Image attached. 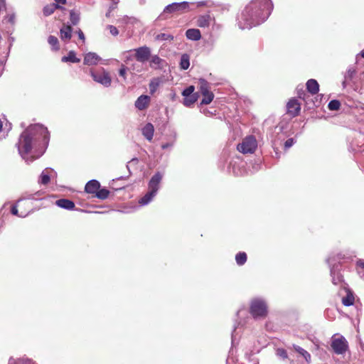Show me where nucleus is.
<instances>
[{"instance_id":"nucleus-36","label":"nucleus","mask_w":364,"mask_h":364,"mask_svg":"<svg viewBox=\"0 0 364 364\" xmlns=\"http://www.w3.org/2000/svg\"><path fill=\"white\" fill-rule=\"evenodd\" d=\"M196 100H197V98L195 95L185 97V98L183 100V104L186 107H190L193 103H195Z\"/></svg>"},{"instance_id":"nucleus-40","label":"nucleus","mask_w":364,"mask_h":364,"mask_svg":"<svg viewBox=\"0 0 364 364\" xmlns=\"http://www.w3.org/2000/svg\"><path fill=\"white\" fill-rule=\"evenodd\" d=\"M70 21H72V23L75 25L77 23L78 21H79V16L77 14H76L74 11H70Z\"/></svg>"},{"instance_id":"nucleus-28","label":"nucleus","mask_w":364,"mask_h":364,"mask_svg":"<svg viewBox=\"0 0 364 364\" xmlns=\"http://www.w3.org/2000/svg\"><path fill=\"white\" fill-rule=\"evenodd\" d=\"M49 181H50V176H49V173H48V168H46L41 173L39 182L41 184L46 185L49 183Z\"/></svg>"},{"instance_id":"nucleus-21","label":"nucleus","mask_w":364,"mask_h":364,"mask_svg":"<svg viewBox=\"0 0 364 364\" xmlns=\"http://www.w3.org/2000/svg\"><path fill=\"white\" fill-rule=\"evenodd\" d=\"M61 60L64 63H79L80 59L76 57V54L74 51L71 50L68 53V55L63 56Z\"/></svg>"},{"instance_id":"nucleus-37","label":"nucleus","mask_w":364,"mask_h":364,"mask_svg":"<svg viewBox=\"0 0 364 364\" xmlns=\"http://www.w3.org/2000/svg\"><path fill=\"white\" fill-rule=\"evenodd\" d=\"M340 102L338 100H333L328 103V107L330 110L335 111L338 110L340 108Z\"/></svg>"},{"instance_id":"nucleus-43","label":"nucleus","mask_w":364,"mask_h":364,"mask_svg":"<svg viewBox=\"0 0 364 364\" xmlns=\"http://www.w3.org/2000/svg\"><path fill=\"white\" fill-rule=\"evenodd\" d=\"M119 74L121 77H122L124 80L127 78V68L122 65L119 70Z\"/></svg>"},{"instance_id":"nucleus-54","label":"nucleus","mask_w":364,"mask_h":364,"mask_svg":"<svg viewBox=\"0 0 364 364\" xmlns=\"http://www.w3.org/2000/svg\"><path fill=\"white\" fill-rule=\"evenodd\" d=\"M111 12H112V11H110V9H109V10H108V11H107V14H106V16H107V17H110V16H111Z\"/></svg>"},{"instance_id":"nucleus-51","label":"nucleus","mask_w":364,"mask_h":364,"mask_svg":"<svg viewBox=\"0 0 364 364\" xmlns=\"http://www.w3.org/2000/svg\"><path fill=\"white\" fill-rule=\"evenodd\" d=\"M198 6H207V1H199L197 3Z\"/></svg>"},{"instance_id":"nucleus-25","label":"nucleus","mask_w":364,"mask_h":364,"mask_svg":"<svg viewBox=\"0 0 364 364\" xmlns=\"http://www.w3.org/2000/svg\"><path fill=\"white\" fill-rule=\"evenodd\" d=\"M60 8V6L55 4H50L44 6L43 12V14L46 16L51 15L56 9Z\"/></svg>"},{"instance_id":"nucleus-38","label":"nucleus","mask_w":364,"mask_h":364,"mask_svg":"<svg viewBox=\"0 0 364 364\" xmlns=\"http://www.w3.org/2000/svg\"><path fill=\"white\" fill-rule=\"evenodd\" d=\"M194 90H195L194 86L191 85L183 91L182 95L184 97L193 96V92H194Z\"/></svg>"},{"instance_id":"nucleus-12","label":"nucleus","mask_w":364,"mask_h":364,"mask_svg":"<svg viewBox=\"0 0 364 364\" xmlns=\"http://www.w3.org/2000/svg\"><path fill=\"white\" fill-rule=\"evenodd\" d=\"M101 60L100 57L95 53H87L84 57V63L87 65H97Z\"/></svg>"},{"instance_id":"nucleus-41","label":"nucleus","mask_w":364,"mask_h":364,"mask_svg":"<svg viewBox=\"0 0 364 364\" xmlns=\"http://www.w3.org/2000/svg\"><path fill=\"white\" fill-rule=\"evenodd\" d=\"M277 355L284 359L287 358V353L283 348H278L277 350Z\"/></svg>"},{"instance_id":"nucleus-6","label":"nucleus","mask_w":364,"mask_h":364,"mask_svg":"<svg viewBox=\"0 0 364 364\" xmlns=\"http://www.w3.org/2000/svg\"><path fill=\"white\" fill-rule=\"evenodd\" d=\"M250 312L255 318L262 317L267 314V305L260 299L253 300L251 304Z\"/></svg>"},{"instance_id":"nucleus-15","label":"nucleus","mask_w":364,"mask_h":364,"mask_svg":"<svg viewBox=\"0 0 364 364\" xmlns=\"http://www.w3.org/2000/svg\"><path fill=\"white\" fill-rule=\"evenodd\" d=\"M142 134L143 136L148 140L151 141L154 136V127L152 124L147 123L143 128H142Z\"/></svg>"},{"instance_id":"nucleus-49","label":"nucleus","mask_w":364,"mask_h":364,"mask_svg":"<svg viewBox=\"0 0 364 364\" xmlns=\"http://www.w3.org/2000/svg\"><path fill=\"white\" fill-rule=\"evenodd\" d=\"M118 2H119V0L113 1L112 5H111L109 8V9H110V11H112L117 7V4H118Z\"/></svg>"},{"instance_id":"nucleus-14","label":"nucleus","mask_w":364,"mask_h":364,"mask_svg":"<svg viewBox=\"0 0 364 364\" xmlns=\"http://www.w3.org/2000/svg\"><path fill=\"white\" fill-rule=\"evenodd\" d=\"M150 67L154 69H162L166 65L164 60L155 55L150 57Z\"/></svg>"},{"instance_id":"nucleus-33","label":"nucleus","mask_w":364,"mask_h":364,"mask_svg":"<svg viewBox=\"0 0 364 364\" xmlns=\"http://www.w3.org/2000/svg\"><path fill=\"white\" fill-rule=\"evenodd\" d=\"M235 259L237 264L242 265L247 260V255L245 252H240L236 255Z\"/></svg>"},{"instance_id":"nucleus-5","label":"nucleus","mask_w":364,"mask_h":364,"mask_svg":"<svg viewBox=\"0 0 364 364\" xmlns=\"http://www.w3.org/2000/svg\"><path fill=\"white\" fill-rule=\"evenodd\" d=\"M331 348L335 353L341 355L348 350V343L343 336L334 335L331 338Z\"/></svg>"},{"instance_id":"nucleus-4","label":"nucleus","mask_w":364,"mask_h":364,"mask_svg":"<svg viewBox=\"0 0 364 364\" xmlns=\"http://www.w3.org/2000/svg\"><path fill=\"white\" fill-rule=\"evenodd\" d=\"M257 147V141L255 136H248L237 145V150L242 154H252Z\"/></svg>"},{"instance_id":"nucleus-55","label":"nucleus","mask_w":364,"mask_h":364,"mask_svg":"<svg viewBox=\"0 0 364 364\" xmlns=\"http://www.w3.org/2000/svg\"><path fill=\"white\" fill-rule=\"evenodd\" d=\"M360 55L364 58V50L361 51Z\"/></svg>"},{"instance_id":"nucleus-48","label":"nucleus","mask_w":364,"mask_h":364,"mask_svg":"<svg viewBox=\"0 0 364 364\" xmlns=\"http://www.w3.org/2000/svg\"><path fill=\"white\" fill-rule=\"evenodd\" d=\"M332 282L334 284H338L342 282V278L339 275H338L336 278L334 276H333Z\"/></svg>"},{"instance_id":"nucleus-7","label":"nucleus","mask_w":364,"mask_h":364,"mask_svg":"<svg viewBox=\"0 0 364 364\" xmlns=\"http://www.w3.org/2000/svg\"><path fill=\"white\" fill-rule=\"evenodd\" d=\"M91 76L95 82L102 85L106 87H108L111 85L112 78L109 75V73L105 71L104 69H102V71L91 72Z\"/></svg>"},{"instance_id":"nucleus-52","label":"nucleus","mask_w":364,"mask_h":364,"mask_svg":"<svg viewBox=\"0 0 364 364\" xmlns=\"http://www.w3.org/2000/svg\"><path fill=\"white\" fill-rule=\"evenodd\" d=\"M55 4H57V5H58V4H65L66 0H55Z\"/></svg>"},{"instance_id":"nucleus-9","label":"nucleus","mask_w":364,"mask_h":364,"mask_svg":"<svg viewBox=\"0 0 364 364\" xmlns=\"http://www.w3.org/2000/svg\"><path fill=\"white\" fill-rule=\"evenodd\" d=\"M135 58L141 63L147 61L151 57L150 48L146 46H142L134 49Z\"/></svg>"},{"instance_id":"nucleus-53","label":"nucleus","mask_w":364,"mask_h":364,"mask_svg":"<svg viewBox=\"0 0 364 364\" xmlns=\"http://www.w3.org/2000/svg\"><path fill=\"white\" fill-rule=\"evenodd\" d=\"M169 146H171V144H168V143H166V144H162L161 147L163 149H167L168 148Z\"/></svg>"},{"instance_id":"nucleus-23","label":"nucleus","mask_w":364,"mask_h":364,"mask_svg":"<svg viewBox=\"0 0 364 364\" xmlns=\"http://www.w3.org/2000/svg\"><path fill=\"white\" fill-rule=\"evenodd\" d=\"M198 86L201 94L208 93L210 91V85L204 79H200L198 81Z\"/></svg>"},{"instance_id":"nucleus-45","label":"nucleus","mask_w":364,"mask_h":364,"mask_svg":"<svg viewBox=\"0 0 364 364\" xmlns=\"http://www.w3.org/2000/svg\"><path fill=\"white\" fill-rule=\"evenodd\" d=\"M294 139L292 138L288 139L284 144L285 148L289 149L294 144Z\"/></svg>"},{"instance_id":"nucleus-57","label":"nucleus","mask_w":364,"mask_h":364,"mask_svg":"<svg viewBox=\"0 0 364 364\" xmlns=\"http://www.w3.org/2000/svg\"><path fill=\"white\" fill-rule=\"evenodd\" d=\"M22 200L23 198H21L20 200H18V203H20Z\"/></svg>"},{"instance_id":"nucleus-39","label":"nucleus","mask_w":364,"mask_h":364,"mask_svg":"<svg viewBox=\"0 0 364 364\" xmlns=\"http://www.w3.org/2000/svg\"><path fill=\"white\" fill-rule=\"evenodd\" d=\"M156 38L160 41H171L173 39V36L166 33H161L156 36Z\"/></svg>"},{"instance_id":"nucleus-27","label":"nucleus","mask_w":364,"mask_h":364,"mask_svg":"<svg viewBox=\"0 0 364 364\" xmlns=\"http://www.w3.org/2000/svg\"><path fill=\"white\" fill-rule=\"evenodd\" d=\"M9 364H36L32 360L28 358L14 359L11 358L9 360Z\"/></svg>"},{"instance_id":"nucleus-13","label":"nucleus","mask_w":364,"mask_h":364,"mask_svg":"<svg viewBox=\"0 0 364 364\" xmlns=\"http://www.w3.org/2000/svg\"><path fill=\"white\" fill-rule=\"evenodd\" d=\"M213 18L210 14L200 15L197 18V26L200 28H208Z\"/></svg>"},{"instance_id":"nucleus-1","label":"nucleus","mask_w":364,"mask_h":364,"mask_svg":"<svg viewBox=\"0 0 364 364\" xmlns=\"http://www.w3.org/2000/svg\"><path fill=\"white\" fill-rule=\"evenodd\" d=\"M41 138L43 141V149H45L49 141V133L47 128L41 124L30 126L20 136L18 150L26 162H32L43 154V151L36 154L37 142Z\"/></svg>"},{"instance_id":"nucleus-22","label":"nucleus","mask_w":364,"mask_h":364,"mask_svg":"<svg viewBox=\"0 0 364 364\" xmlns=\"http://www.w3.org/2000/svg\"><path fill=\"white\" fill-rule=\"evenodd\" d=\"M161 83V80L159 77L153 78L149 83V90L151 94H154Z\"/></svg>"},{"instance_id":"nucleus-19","label":"nucleus","mask_w":364,"mask_h":364,"mask_svg":"<svg viewBox=\"0 0 364 364\" xmlns=\"http://www.w3.org/2000/svg\"><path fill=\"white\" fill-rule=\"evenodd\" d=\"M306 88L310 93L315 95L319 90V85L316 80L311 79L306 82Z\"/></svg>"},{"instance_id":"nucleus-26","label":"nucleus","mask_w":364,"mask_h":364,"mask_svg":"<svg viewBox=\"0 0 364 364\" xmlns=\"http://www.w3.org/2000/svg\"><path fill=\"white\" fill-rule=\"evenodd\" d=\"M293 348L296 352L301 354L307 362L310 361L311 355L306 350L296 345H293Z\"/></svg>"},{"instance_id":"nucleus-35","label":"nucleus","mask_w":364,"mask_h":364,"mask_svg":"<svg viewBox=\"0 0 364 364\" xmlns=\"http://www.w3.org/2000/svg\"><path fill=\"white\" fill-rule=\"evenodd\" d=\"M357 272L360 277L364 279V260L357 262Z\"/></svg>"},{"instance_id":"nucleus-24","label":"nucleus","mask_w":364,"mask_h":364,"mask_svg":"<svg viewBox=\"0 0 364 364\" xmlns=\"http://www.w3.org/2000/svg\"><path fill=\"white\" fill-rule=\"evenodd\" d=\"M190 65V57L188 54H183L181 57L180 67L182 70H187Z\"/></svg>"},{"instance_id":"nucleus-8","label":"nucleus","mask_w":364,"mask_h":364,"mask_svg":"<svg viewBox=\"0 0 364 364\" xmlns=\"http://www.w3.org/2000/svg\"><path fill=\"white\" fill-rule=\"evenodd\" d=\"M189 9V3L187 1H183L181 3H173L167 6L164 10V13H172V12H184Z\"/></svg>"},{"instance_id":"nucleus-31","label":"nucleus","mask_w":364,"mask_h":364,"mask_svg":"<svg viewBox=\"0 0 364 364\" xmlns=\"http://www.w3.org/2000/svg\"><path fill=\"white\" fill-rule=\"evenodd\" d=\"M203 98L201 101L202 105H208L210 104L214 97V95L213 92H209L208 93L203 94Z\"/></svg>"},{"instance_id":"nucleus-56","label":"nucleus","mask_w":364,"mask_h":364,"mask_svg":"<svg viewBox=\"0 0 364 364\" xmlns=\"http://www.w3.org/2000/svg\"><path fill=\"white\" fill-rule=\"evenodd\" d=\"M1 128H2V122L0 121V131L1 130Z\"/></svg>"},{"instance_id":"nucleus-3","label":"nucleus","mask_w":364,"mask_h":364,"mask_svg":"<svg viewBox=\"0 0 364 364\" xmlns=\"http://www.w3.org/2000/svg\"><path fill=\"white\" fill-rule=\"evenodd\" d=\"M162 179V175L159 172L154 174L151 178L149 183V191L146 194L142 197L139 203L141 205H147L150 201L152 200L154 197L156 196L159 188V184Z\"/></svg>"},{"instance_id":"nucleus-46","label":"nucleus","mask_w":364,"mask_h":364,"mask_svg":"<svg viewBox=\"0 0 364 364\" xmlns=\"http://www.w3.org/2000/svg\"><path fill=\"white\" fill-rule=\"evenodd\" d=\"M355 70L354 69L350 68L346 72L345 77L346 78H347V77L352 78L353 75L355 74Z\"/></svg>"},{"instance_id":"nucleus-17","label":"nucleus","mask_w":364,"mask_h":364,"mask_svg":"<svg viewBox=\"0 0 364 364\" xmlns=\"http://www.w3.org/2000/svg\"><path fill=\"white\" fill-rule=\"evenodd\" d=\"M55 204L62 208L66 210H73L75 208V203L68 199H59L56 200Z\"/></svg>"},{"instance_id":"nucleus-47","label":"nucleus","mask_w":364,"mask_h":364,"mask_svg":"<svg viewBox=\"0 0 364 364\" xmlns=\"http://www.w3.org/2000/svg\"><path fill=\"white\" fill-rule=\"evenodd\" d=\"M11 213L14 214V215H18L20 217H25L26 215V214H22V213L18 215V209H17L16 206H13L11 208Z\"/></svg>"},{"instance_id":"nucleus-34","label":"nucleus","mask_w":364,"mask_h":364,"mask_svg":"<svg viewBox=\"0 0 364 364\" xmlns=\"http://www.w3.org/2000/svg\"><path fill=\"white\" fill-rule=\"evenodd\" d=\"M16 15L14 13H10L6 14L3 18V22L9 23L12 25L15 23Z\"/></svg>"},{"instance_id":"nucleus-30","label":"nucleus","mask_w":364,"mask_h":364,"mask_svg":"<svg viewBox=\"0 0 364 364\" xmlns=\"http://www.w3.org/2000/svg\"><path fill=\"white\" fill-rule=\"evenodd\" d=\"M109 191L106 188L98 189L96 192L95 196L100 199H106L109 196Z\"/></svg>"},{"instance_id":"nucleus-50","label":"nucleus","mask_w":364,"mask_h":364,"mask_svg":"<svg viewBox=\"0 0 364 364\" xmlns=\"http://www.w3.org/2000/svg\"><path fill=\"white\" fill-rule=\"evenodd\" d=\"M77 34H78L79 38L84 41L85 38V35L82 33V31L81 30H79L78 32H77Z\"/></svg>"},{"instance_id":"nucleus-29","label":"nucleus","mask_w":364,"mask_h":364,"mask_svg":"<svg viewBox=\"0 0 364 364\" xmlns=\"http://www.w3.org/2000/svg\"><path fill=\"white\" fill-rule=\"evenodd\" d=\"M354 302V296L352 293L348 292L347 295L342 299V303L346 306L353 305Z\"/></svg>"},{"instance_id":"nucleus-32","label":"nucleus","mask_w":364,"mask_h":364,"mask_svg":"<svg viewBox=\"0 0 364 364\" xmlns=\"http://www.w3.org/2000/svg\"><path fill=\"white\" fill-rule=\"evenodd\" d=\"M48 43L53 47V49L55 50H59L58 46V40L56 37L53 36H50L48 38Z\"/></svg>"},{"instance_id":"nucleus-2","label":"nucleus","mask_w":364,"mask_h":364,"mask_svg":"<svg viewBox=\"0 0 364 364\" xmlns=\"http://www.w3.org/2000/svg\"><path fill=\"white\" fill-rule=\"evenodd\" d=\"M273 4L271 0H255L242 11L238 19L241 29H250L264 22L271 14Z\"/></svg>"},{"instance_id":"nucleus-10","label":"nucleus","mask_w":364,"mask_h":364,"mask_svg":"<svg viewBox=\"0 0 364 364\" xmlns=\"http://www.w3.org/2000/svg\"><path fill=\"white\" fill-rule=\"evenodd\" d=\"M287 113L295 117L299 114L300 111V105L296 100L292 99L287 105Z\"/></svg>"},{"instance_id":"nucleus-44","label":"nucleus","mask_w":364,"mask_h":364,"mask_svg":"<svg viewBox=\"0 0 364 364\" xmlns=\"http://www.w3.org/2000/svg\"><path fill=\"white\" fill-rule=\"evenodd\" d=\"M6 11V4L5 0H0V14Z\"/></svg>"},{"instance_id":"nucleus-18","label":"nucleus","mask_w":364,"mask_h":364,"mask_svg":"<svg viewBox=\"0 0 364 364\" xmlns=\"http://www.w3.org/2000/svg\"><path fill=\"white\" fill-rule=\"evenodd\" d=\"M187 38L192 41H198L201 38L200 31L196 28L188 29L186 32Z\"/></svg>"},{"instance_id":"nucleus-42","label":"nucleus","mask_w":364,"mask_h":364,"mask_svg":"<svg viewBox=\"0 0 364 364\" xmlns=\"http://www.w3.org/2000/svg\"><path fill=\"white\" fill-rule=\"evenodd\" d=\"M107 28L109 30L110 33L112 35H113V36H117L118 35L119 31H118L117 28L115 26L109 25L107 26Z\"/></svg>"},{"instance_id":"nucleus-16","label":"nucleus","mask_w":364,"mask_h":364,"mask_svg":"<svg viewBox=\"0 0 364 364\" xmlns=\"http://www.w3.org/2000/svg\"><path fill=\"white\" fill-rule=\"evenodd\" d=\"M100 187V183L96 180H91L87 183L85 190L88 193H96Z\"/></svg>"},{"instance_id":"nucleus-20","label":"nucleus","mask_w":364,"mask_h":364,"mask_svg":"<svg viewBox=\"0 0 364 364\" xmlns=\"http://www.w3.org/2000/svg\"><path fill=\"white\" fill-rule=\"evenodd\" d=\"M72 36V28L70 26H64L60 28V38L63 41H69Z\"/></svg>"},{"instance_id":"nucleus-11","label":"nucleus","mask_w":364,"mask_h":364,"mask_svg":"<svg viewBox=\"0 0 364 364\" xmlns=\"http://www.w3.org/2000/svg\"><path fill=\"white\" fill-rule=\"evenodd\" d=\"M150 103V97L148 95L139 96L135 102V107L139 110H144L148 107Z\"/></svg>"}]
</instances>
